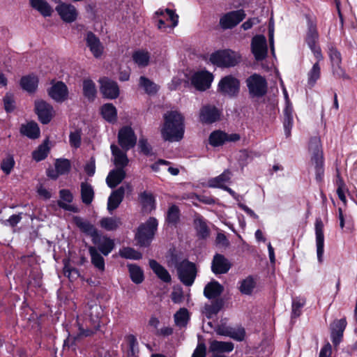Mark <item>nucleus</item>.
<instances>
[{
  "instance_id": "nucleus-31",
  "label": "nucleus",
  "mask_w": 357,
  "mask_h": 357,
  "mask_svg": "<svg viewBox=\"0 0 357 357\" xmlns=\"http://www.w3.org/2000/svg\"><path fill=\"white\" fill-rule=\"evenodd\" d=\"M224 302L222 299H216L211 304H206L203 308L202 313L208 318L211 319L216 315L222 308Z\"/></svg>"
},
{
  "instance_id": "nucleus-22",
  "label": "nucleus",
  "mask_w": 357,
  "mask_h": 357,
  "mask_svg": "<svg viewBox=\"0 0 357 357\" xmlns=\"http://www.w3.org/2000/svg\"><path fill=\"white\" fill-rule=\"evenodd\" d=\"M231 266L227 258L222 255L216 254L211 264V270L215 274H225L229 271Z\"/></svg>"
},
{
  "instance_id": "nucleus-53",
  "label": "nucleus",
  "mask_w": 357,
  "mask_h": 357,
  "mask_svg": "<svg viewBox=\"0 0 357 357\" xmlns=\"http://www.w3.org/2000/svg\"><path fill=\"white\" fill-rule=\"evenodd\" d=\"M57 174H65L70 171V163L67 159H58L55 162Z\"/></svg>"
},
{
  "instance_id": "nucleus-36",
  "label": "nucleus",
  "mask_w": 357,
  "mask_h": 357,
  "mask_svg": "<svg viewBox=\"0 0 357 357\" xmlns=\"http://www.w3.org/2000/svg\"><path fill=\"white\" fill-rule=\"evenodd\" d=\"M209 349L213 352L229 353L234 349V344L231 342L213 340L210 342Z\"/></svg>"
},
{
  "instance_id": "nucleus-6",
  "label": "nucleus",
  "mask_w": 357,
  "mask_h": 357,
  "mask_svg": "<svg viewBox=\"0 0 357 357\" xmlns=\"http://www.w3.org/2000/svg\"><path fill=\"white\" fill-rule=\"evenodd\" d=\"M158 227V221L155 218H149L142 224L135 234V239L140 246L147 247L152 241Z\"/></svg>"
},
{
  "instance_id": "nucleus-63",
  "label": "nucleus",
  "mask_w": 357,
  "mask_h": 357,
  "mask_svg": "<svg viewBox=\"0 0 357 357\" xmlns=\"http://www.w3.org/2000/svg\"><path fill=\"white\" fill-rule=\"evenodd\" d=\"M22 220L21 214L13 215L8 220L4 221V225L15 227Z\"/></svg>"
},
{
  "instance_id": "nucleus-42",
  "label": "nucleus",
  "mask_w": 357,
  "mask_h": 357,
  "mask_svg": "<svg viewBox=\"0 0 357 357\" xmlns=\"http://www.w3.org/2000/svg\"><path fill=\"white\" fill-rule=\"evenodd\" d=\"M132 59L139 67H146L149 63L150 54L145 50H137L132 54Z\"/></svg>"
},
{
  "instance_id": "nucleus-5",
  "label": "nucleus",
  "mask_w": 357,
  "mask_h": 357,
  "mask_svg": "<svg viewBox=\"0 0 357 357\" xmlns=\"http://www.w3.org/2000/svg\"><path fill=\"white\" fill-rule=\"evenodd\" d=\"M210 61L219 67L229 68L239 63L241 61V56L236 52L225 50L213 53L210 56Z\"/></svg>"
},
{
  "instance_id": "nucleus-21",
  "label": "nucleus",
  "mask_w": 357,
  "mask_h": 357,
  "mask_svg": "<svg viewBox=\"0 0 357 357\" xmlns=\"http://www.w3.org/2000/svg\"><path fill=\"white\" fill-rule=\"evenodd\" d=\"M315 235L317 259L322 261L324 248V224L321 219H317L315 222Z\"/></svg>"
},
{
  "instance_id": "nucleus-58",
  "label": "nucleus",
  "mask_w": 357,
  "mask_h": 357,
  "mask_svg": "<svg viewBox=\"0 0 357 357\" xmlns=\"http://www.w3.org/2000/svg\"><path fill=\"white\" fill-rule=\"evenodd\" d=\"M140 197L144 208L150 211L154 208V199L151 194L143 192Z\"/></svg>"
},
{
  "instance_id": "nucleus-55",
  "label": "nucleus",
  "mask_w": 357,
  "mask_h": 357,
  "mask_svg": "<svg viewBox=\"0 0 357 357\" xmlns=\"http://www.w3.org/2000/svg\"><path fill=\"white\" fill-rule=\"evenodd\" d=\"M245 336V331L243 327H231L228 336L236 341H243Z\"/></svg>"
},
{
  "instance_id": "nucleus-35",
  "label": "nucleus",
  "mask_w": 357,
  "mask_h": 357,
  "mask_svg": "<svg viewBox=\"0 0 357 357\" xmlns=\"http://www.w3.org/2000/svg\"><path fill=\"white\" fill-rule=\"evenodd\" d=\"M89 252L91 256V264L98 271L103 272L105 271V260L96 247H89Z\"/></svg>"
},
{
  "instance_id": "nucleus-49",
  "label": "nucleus",
  "mask_w": 357,
  "mask_h": 357,
  "mask_svg": "<svg viewBox=\"0 0 357 357\" xmlns=\"http://www.w3.org/2000/svg\"><path fill=\"white\" fill-rule=\"evenodd\" d=\"M128 268L132 281L136 284L142 282L144 274L142 269L136 265H129Z\"/></svg>"
},
{
  "instance_id": "nucleus-14",
  "label": "nucleus",
  "mask_w": 357,
  "mask_h": 357,
  "mask_svg": "<svg viewBox=\"0 0 357 357\" xmlns=\"http://www.w3.org/2000/svg\"><path fill=\"white\" fill-rule=\"evenodd\" d=\"M245 17L243 10L229 12L220 20V25L224 29H231L240 23Z\"/></svg>"
},
{
  "instance_id": "nucleus-62",
  "label": "nucleus",
  "mask_w": 357,
  "mask_h": 357,
  "mask_svg": "<svg viewBox=\"0 0 357 357\" xmlns=\"http://www.w3.org/2000/svg\"><path fill=\"white\" fill-rule=\"evenodd\" d=\"M3 100L6 111L7 112H13L15 107L13 96L11 94H6Z\"/></svg>"
},
{
  "instance_id": "nucleus-52",
  "label": "nucleus",
  "mask_w": 357,
  "mask_h": 357,
  "mask_svg": "<svg viewBox=\"0 0 357 357\" xmlns=\"http://www.w3.org/2000/svg\"><path fill=\"white\" fill-rule=\"evenodd\" d=\"M255 287L254 279L249 276L241 281L240 285V291L243 294L249 295L252 293Z\"/></svg>"
},
{
  "instance_id": "nucleus-39",
  "label": "nucleus",
  "mask_w": 357,
  "mask_h": 357,
  "mask_svg": "<svg viewBox=\"0 0 357 357\" xmlns=\"http://www.w3.org/2000/svg\"><path fill=\"white\" fill-rule=\"evenodd\" d=\"M22 135L31 139H37L40 136V128L35 122H29L25 125H22L20 128Z\"/></svg>"
},
{
  "instance_id": "nucleus-50",
  "label": "nucleus",
  "mask_w": 357,
  "mask_h": 357,
  "mask_svg": "<svg viewBox=\"0 0 357 357\" xmlns=\"http://www.w3.org/2000/svg\"><path fill=\"white\" fill-rule=\"evenodd\" d=\"M188 321V312L185 308L180 309L174 314V321L176 326L184 327L187 325Z\"/></svg>"
},
{
  "instance_id": "nucleus-9",
  "label": "nucleus",
  "mask_w": 357,
  "mask_h": 357,
  "mask_svg": "<svg viewBox=\"0 0 357 357\" xmlns=\"http://www.w3.org/2000/svg\"><path fill=\"white\" fill-rule=\"evenodd\" d=\"M218 90L224 96H236L240 90V82L232 75L225 76L219 82Z\"/></svg>"
},
{
  "instance_id": "nucleus-34",
  "label": "nucleus",
  "mask_w": 357,
  "mask_h": 357,
  "mask_svg": "<svg viewBox=\"0 0 357 357\" xmlns=\"http://www.w3.org/2000/svg\"><path fill=\"white\" fill-rule=\"evenodd\" d=\"M149 266L161 280L165 282H169L171 281V276L168 271L155 260H149Z\"/></svg>"
},
{
  "instance_id": "nucleus-20",
  "label": "nucleus",
  "mask_w": 357,
  "mask_h": 357,
  "mask_svg": "<svg viewBox=\"0 0 357 357\" xmlns=\"http://www.w3.org/2000/svg\"><path fill=\"white\" fill-rule=\"evenodd\" d=\"M99 82L100 84V91L105 98L114 99L118 97L119 89L116 82L107 77L100 79Z\"/></svg>"
},
{
  "instance_id": "nucleus-47",
  "label": "nucleus",
  "mask_w": 357,
  "mask_h": 357,
  "mask_svg": "<svg viewBox=\"0 0 357 357\" xmlns=\"http://www.w3.org/2000/svg\"><path fill=\"white\" fill-rule=\"evenodd\" d=\"M156 15H162L167 21L171 22V26L173 28L176 26L178 24V16L172 10L168 8L165 10H159L156 12Z\"/></svg>"
},
{
  "instance_id": "nucleus-30",
  "label": "nucleus",
  "mask_w": 357,
  "mask_h": 357,
  "mask_svg": "<svg viewBox=\"0 0 357 357\" xmlns=\"http://www.w3.org/2000/svg\"><path fill=\"white\" fill-rule=\"evenodd\" d=\"M224 291V287L218 281L213 280L204 287V295L208 299L218 297Z\"/></svg>"
},
{
  "instance_id": "nucleus-60",
  "label": "nucleus",
  "mask_w": 357,
  "mask_h": 357,
  "mask_svg": "<svg viewBox=\"0 0 357 357\" xmlns=\"http://www.w3.org/2000/svg\"><path fill=\"white\" fill-rule=\"evenodd\" d=\"M15 165L14 159L12 156L6 157L1 163V168L6 174H9Z\"/></svg>"
},
{
  "instance_id": "nucleus-48",
  "label": "nucleus",
  "mask_w": 357,
  "mask_h": 357,
  "mask_svg": "<svg viewBox=\"0 0 357 357\" xmlns=\"http://www.w3.org/2000/svg\"><path fill=\"white\" fill-rule=\"evenodd\" d=\"M139 85L149 94H154L158 90L157 84L144 76L139 78Z\"/></svg>"
},
{
  "instance_id": "nucleus-23",
  "label": "nucleus",
  "mask_w": 357,
  "mask_h": 357,
  "mask_svg": "<svg viewBox=\"0 0 357 357\" xmlns=\"http://www.w3.org/2000/svg\"><path fill=\"white\" fill-rule=\"evenodd\" d=\"M68 89L66 85L61 82H58L54 84L49 90V96L55 101L62 102L67 99Z\"/></svg>"
},
{
  "instance_id": "nucleus-16",
  "label": "nucleus",
  "mask_w": 357,
  "mask_h": 357,
  "mask_svg": "<svg viewBox=\"0 0 357 357\" xmlns=\"http://www.w3.org/2000/svg\"><path fill=\"white\" fill-rule=\"evenodd\" d=\"M213 79L211 73L207 71H199L194 74L191 82L197 90L205 91L210 87Z\"/></svg>"
},
{
  "instance_id": "nucleus-17",
  "label": "nucleus",
  "mask_w": 357,
  "mask_h": 357,
  "mask_svg": "<svg viewBox=\"0 0 357 357\" xmlns=\"http://www.w3.org/2000/svg\"><path fill=\"white\" fill-rule=\"evenodd\" d=\"M35 109L40 121L43 124L48 123L54 116L53 107L43 100L36 101Z\"/></svg>"
},
{
  "instance_id": "nucleus-25",
  "label": "nucleus",
  "mask_w": 357,
  "mask_h": 357,
  "mask_svg": "<svg viewBox=\"0 0 357 357\" xmlns=\"http://www.w3.org/2000/svg\"><path fill=\"white\" fill-rule=\"evenodd\" d=\"M60 200L58 201V206L68 211L77 213L78 209L76 206L69 204L73 202V196L69 190L63 189L59 191Z\"/></svg>"
},
{
  "instance_id": "nucleus-32",
  "label": "nucleus",
  "mask_w": 357,
  "mask_h": 357,
  "mask_svg": "<svg viewBox=\"0 0 357 357\" xmlns=\"http://www.w3.org/2000/svg\"><path fill=\"white\" fill-rule=\"evenodd\" d=\"M77 227L84 233L90 235L93 238V242L97 243L96 238L98 237L97 229L87 221H84L80 218L75 220Z\"/></svg>"
},
{
  "instance_id": "nucleus-33",
  "label": "nucleus",
  "mask_w": 357,
  "mask_h": 357,
  "mask_svg": "<svg viewBox=\"0 0 357 357\" xmlns=\"http://www.w3.org/2000/svg\"><path fill=\"white\" fill-rule=\"evenodd\" d=\"M98 252H101L105 256H107L114 248V242L113 240L107 238L101 237L98 235L96 238Z\"/></svg>"
},
{
  "instance_id": "nucleus-24",
  "label": "nucleus",
  "mask_w": 357,
  "mask_h": 357,
  "mask_svg": "<svg viewBox=\"0 0 357 357\" xmlns=\"http://www.w3.org/2000/svg\"><path fill=\"white\" fill-rule=\"evenodd\" d=\"M126 176V172L123 168H115L112 169L107 178V185L110 188H114L119 184H120Z\"/></svg>"
},
{
  "instance_id": "nucleus-45",
  "label": "nucleus",
  "mask_w": 357,
  "mask_h": 357,
  "mask_svg": "<svg viewBox=\"0 0 357 357\" xmlns=\"http://www.w3.org/2000/svg\"><path fill=\"white\" fill-rule=\"evenodd\" d=\"M83 93L89 100H93L96 97V88L91 79H86L83 81Z\"/></svg>"
},
{
  "instance_id": "nucleus-28",
  "label": "nucleus",
  "mask_w": 357,
  "mask_h": 357,
  "mask_svg": "<svg viewBox=\"0 0 357 357\" xmlns=\"http://www.w3.org/2000/svg\"><path fill=\"white\" fill-rule=\"evenodd\" d=\"M346 326L347 321L345 319H340L333 324L331 338L335 346H337L341 342Z\"/></svg>"
},
{
  "instance_id": "nucleus-2",
  "label": "nucleus",
  "mask_w": 357,
  "mask_h": 357,
  "mask_svg": "<svg viewBox=\"0 0 357 357\" xmlns=\"http://www.w3.org/2000/svg\"><path fill=\"white\" fill-rule=\"evenodd\" d=\"M85 314L86 319L84 323L77 322L79 333L74 338V340L79 337L90 336L100 328V319L103 315V310L100 305L95 303L89 305Z\"/></svg>"
},
{
  "instance_id": "nucleus-59",
  "label": "nucleus",
  "mask_w": 357,
  "mask_h": 357,
  "mask_svg": "<svg viewBox=\"0 0 357 357\" xmlns=\"http://www.w3.org/2000/svg\"><path fill=\"white\" fill-rule=\"evenodd\" d=\"M305 304V300L294 299L292 301V317L296 318L301 315V308Z\"/></svg>"
},
{
  "instance_id": "nucleus-46",
  "label": "nucleus",
  "mask_w": 357,
  "mask_h": 357,
  "mask_svg": "<svg viewBox=\"0 0 357 357\" xmlns=\"http://www.w3.org/2000/svg\"><path fill=\"white\" fill-rule=\"evenodd\" d=\"M100 224L106 230L112 231L116 229L121 225V222L119 218H104Z\"/></svg>"
},
{
  "instance_id": "nucleus-18",
  "label": "nucleus",
  "mask_w": 357,
  "mask_h": 357,
  "mask_svg": "<svg viewBox=\"0 0 357 357\" xmlns=\"http://www.w3.org/2000/svg\"><path fill=\"white\" fill-rule=\"evenodd\" d=\"M55 10L65 22L71 23L76 20L78 13L74 6L69 3L57 5Z\"/></svg>"
},
{
  "instance_id": "nucleus-43",
  "label": "nucleus",
  "mask_w": 357,
  "mask_h": 357,
  "mask_svg": "<svg viewBox=\"0 0 357 357\" xmlns=\"http://www.w3.org/2000/svg\"><path fill=\"white\" fill-rule=\"evenodd\" d=\"M38 78L33 75H27L22 77L20 85L27 92H33L38 86Z\"/></svg>"
},
{
  "instance_id": "nucleus-1",
  "label": "nucleus",
  "mask_w": 357,
  "mask_h": 357,
  "mask_svg": "<svg viewBox=\"0 0 357 357\" xmlns=\"http://www.w3.org/2000/svg\"><path fill=\"white\" fill-rule=\"evenodd\" d=\"M164 126L161 133L167 141H179L184 134V117L178 111L167 112L164 115Z\"/></svg>"
},
{
  "instance_id": "nucleus-44",
  "label": "nucleus",
  "mask_w": 357,
  "mask_h": 357,
  "mask_svg": "<svg viewBox=\"0 0 357 357\" xmlns=\"http://www.w3.org/2000/svg\"><path fill=\"white\" fill-rule=\"evenodd\" d=\"M283 126L285 135L287 137H289L291 135V129L293 126L292 109L289 106H287L284 110Z\"/></svg>"
},
{
  "instance_id": "nucleus-10",
  "label": "nucleus",
  "mask_w": 357,
  "mask_h": 357,
  "mask_svg": "<svg viewBox=\"0 0 357 357\" xmlns=\"http://www.w3.org/2000/svg\"><path fill=\"white\" fill-rule=\"evenodd\" d=\"M251 50L255 59L257 61H263L268 54L267 42L265 36L257 35L251 41Z\"/></svg>"
},
{
  "instance_id": "nucleus-13",
  "label": "nucleus",
  "mask_w": 357,
  "mask_h": 357,
  "mask_svg": "<svg viewBox=\"0 0 357 357\" xmlns=\"http://www.w3.org/2000/svg\"><path fill=\"white\" fill-rule=\"evenodd\" d=\"M328 56L331 61L333 74L338 77L349 79V76L341 67L342 56L340 52L335 47L331 46L328 48Z\"/></svg>"
},
{
  "instance_id": "nucleus-12",
  "label": "nucleus",
  "mask_w": 357,
  "mask_h": 357,
  "mask_svg": "<svg viewBox=\"0 0 357 357\" xmlns=\"http://www.w3.org/2000/svg\"><path fill=\"white\" fill-rule=\"evenodd\" d=\"M118 141L121 148L127 151L135 146L137 137L130 127L125 126L119 132Z\"/></svg>"
},
{
  "instance_id": "nucleus-37",
  "label": "nucleus",
  "mask_w": 357,
  "mask_h": 357,
  "mask_svg": "<svg viewBox=\"0 0 357 357\" xmlns=\"http://www.w3.org/2000/svg\"><path fill=\"white\" fill-rule=\"evenodd\" d=\"M80 188L82 202L86 205H89L94 198V190L92 185L87 182H82Z\"/></svg>"
},
{
  "instance_id": "nucleus-40",
  "label": "nucleus",
  "mask_w": 357,
  "mask_h": 357,
  "mask_svg": "<svg viewBox=\"0 0 357 357\" xmlns=\"http://www.w3.org/2000/svg\"><path fill=\"white\" fill-rule=\"evenodd\" d=\"M31 6L38 10L42 15L48 17L52 15V9L45 0H29Z\"/></svg>"
},
{
  "instance_id": "nucleus-4",
  "label": "nucleus",
  "mask_w": 357,
  "mask_h": 357,
  "mask_svg": "<svg viewBox=\"0 0 357 357\" xmlns=\"http://www.w3.org/2000/svg\"><path fill=\"white\" fill-rule=\"evenodd\" d=\"M168 265L175 266L178 279L183 284L190 287L194 283L197 273L195 264L187 259L177 262L176 257L172 255Z\"/></svg>"
},
{
  "instance_id": "nucleus-51",
  "label": "nucleus",
  "mask_w": 357,
  "mask_h": 357,
  "mask_svg": "<svg viewBox=\"0 0 357 357\" xmlns=\"http://www.w3.org/2000/svg\"><path fill=\"white\" fill-rule=\"evenodd\" d=\"M318 60L313 65L312 69L308 72V84L311 86H313L317 79H319L321 75V68L319 64Z\"/></svg>"
},
{
  "instance_id": "nucleus-8",
  "label": "nucleus",
  "mask_w": 357,
  "mask_h": 357,
  "mask_svg": "<svg viewBox=\"0 0 357 357\" xmlns=\"http://www.w3.org/2000/svg\"><path fill=\"white\" fill-rule=\"evenodd\" d=\"M247 86L252 96H263L267 91L266 79L260 75L253 74L246 79Z\"/></svg>"
},
{
  "instance_id": "nucleus-38",
  "label": "nucleus",
  "mask_w": 357,
  "mask_h": 357,
  "mask_svg": "<svg viewBox=\"0 0 357 357\" xmlns=\"http://www.w3.org/2000/svg\"><path fill=\"white\" fill-rule=\"evenodd\" d=\"M50 141L48 139L44 140L43 144L39 145L38 148L33 151L32 158L36 162L41 161L45 159L50 151V147L49 146Z\"/></svg>"
},
{
  "instance_id": "nucleus-41",
  "label": "nucleus",
  "mask_w": 357,
  "mask_h": 357,
  "mask_svg": "<svg viewBox=\"0 0 357 357\" xmlns=\"http://www.w3.org/2000/svg\"><path fill=\"white\" fill-rule=\"evenodd\" d=\"M101 114L108 122L114 123L116 121L117 112L116 107L111 103H107L102 106Z\"/></svg>"
},
{
  "instance_id": "nucleus-54",
  "label": "nucleus",
  "mask_w": 357,
  "mask_h": 357,
  "mask_svg": "<svg viewBox=\"0 0 357 357\" xmlns=\"http://www.w3.org/2000/svg\"><path fill=\"white\" fill-rule=\"evenodd\" d=\"M195 228L197 234L202 238H206L209 234L208 227L205 222L202 219H197L195 221Z\"/></svg>"
},
{
  "instance_id": "nucleus-29",
  "label": "nucleus",
  "mask_w": 357,
  "mask_h": 357,
  "mask_svg": "<svg viewBox=\"0 0 357 357\" xmlns=\"http://www.w3.org/2000/svg\"><path fill=\"white\" fill-rule=\"evenodd\" d=\"M231 172L229 169L225 170L220 175L211 178L208 181L209 188H223L225 184L230 181Z\"/></svg>"
},
{
  "instance_id": "nucleus-56",
  "label": "nucleus",
  "mask_w": 357,
  "mask_h": 357,
  "mask_svg": "<svg viewBox=\"0 0 357 357\" xmlns=\"http://www.w3.org/2000/svg\"><path fill=\"white\" fill-rule=\"evenodd\" d=\"M166 220L168 223L173 225L178 222L179 220V209L176 206L173 205L169 207L167 211Z\"/></svg>"
},
{
  "instance_id": "nucleus-15",
  "label": "nucleus",
  "mask_w": 357,
  "mask_h": 357,
  "mask_svg": "<svg viewBox=\"0 0 357 357\" xmlns=\"http://www.w3.org/2000/svg\"><path fill=\"white\" fill-rule=\"evenodd\" d=\"M240 135L236 133L228 135L220 130H215L209 136V144L213 146H219L225 142H236L240 139Z\"/></svg>"
},
{
  "instance_id": "nucleus-61",
  "label": "nucleus",
  "mask_w": 357,
  "mask_h": 357,
  "mask_svg": "<svg viewBox=\"0 0 357 357\" xmlns=\"http://www.w3.org/2000/svg\"><path fill=\"white\" fill-rule=\"evenodd\" d=\"M69 142L71 146L77 149L81 145V133L76 130L70 132L69 136Z\"/></svg>"
},
{
  "instance_id": "nucleus-7",
  "label": "nucleus",
  "mask_w": 357,
  "mask_h": 357,
  "mask_svg": "<svg viewBox=\"0 0 357 357\" xmlns=\"http://www.w3.org/2000/svg\"><path fill=\"white\" fill-rule=\"evenodd\" d=\"M319 40V34L317 30L316 25L312 22L309 21L307 24V31L306 33L305 41L312 52L314 57L318 61L323 59L321 48L317 45Z\"/></svg>"
},
{
  "instance_id": "nucleus-57",
  "label": "nucleus",
  "mask_w": 357,
  "mask_h": 357,
  "mask_svg": "<svg viewBox=\"0 0 357 357\" xmlns=\"http://www.w3.org/2000/svg\"><path fill=\"white\" fill-rule=\"evenodd\" d=\"M120 255L126 259H139L142 258V254L133 248H124L120 250Z\"/></svg>"
},
{
  "instance_id": "nucleus-26",
  "label": "nucleus",
  "mask_w": 357,
  "mask_h": 357,
  "mask_svg": "<svg viewBox=\"0 0 357 357\" xmlns=\"http://www.w3.org/2000/svg\"><path fill=\"white\" fill-rule=\"evenodd\" d=\"M125 195V188L123 186L119 187L118 189L114 190L108 198L107 201V210L109 213L116 209L122 202Z\"/></svg>"
},
{
  "instance_id": "nucleus-3",
  "label": "nucleus",
  "mask_w": 357,
  "mask_h": 357,
  "mask_svg": "<svg viewBox=\"0 0 357 357\" xmlns=\"http://www.w3.org/2000/svg\"><path fill=\"white\" fill-rule=\"evenodd\" d=\"M308 150L310 155V164L314 172L315 178L317 182H321L324 175V158L319 136L311 137Z\"/></svg>"
},
{
  "instance_id": "nucleus-11",
  "label": "nucleus",
  "mask_w": 357,
  "mask_h": 357,
  "mask_svg": "<svg viewBox=\"0 0 357 357\" xmlns=\"http://www.w3.org/2000/svg\"><path fill=\"white\" fill-rule=\"evenodd\" d=\"M221 112L211 105H203L199 112V120L203 124H212L220 119Z\"/></svg>"
},
{
  "instance_id": "nucleus-64",
  "label": "nucleus",
  "mask_w": 357,
  "mask_h": 357,
  "mask_svg": "<svg viewBox=\"0 0 357 357\" xmlns=\"http://www.w3.org/2000/svg\"><path fill=\"white\" fill-rule=\"evenodd\" d=\"M191 357H206V346L204 344H198Z\"/></svg>"
},
{
  "instance_id": "nucleus-27",
  "label": "nucleus",
  "mask_w": 357,
  "mask_h": 357,
  "mask_svg": "<svg viewBox=\"0 0 357 357\" xmlns=\"http://www.w3.org/2000/svg\"><path fill=\"white\" fill-rule=\"evenodd\" d=\"M110 148L113 155V162L116 168L124 169L129 162L126 151H123L114 144H112Z\"/></svg>"
},
{
  "instance_id": "nucleus-19",
  "label": "nucleus",
  "mask_w": 357,
  "mask_h": 357,
  "mask_svg": "<svg viewBox=\"0 0 357 357\" xmlns=\"http://www.w3.org/2000/svg\"><path fill=\"white\" fill-rule=\"evenodd\" d=\"M86 46L96 58H100L104 52V46L100 39L92 32L89 31L85 37Z\"/></svg>"
}]
</instances>
